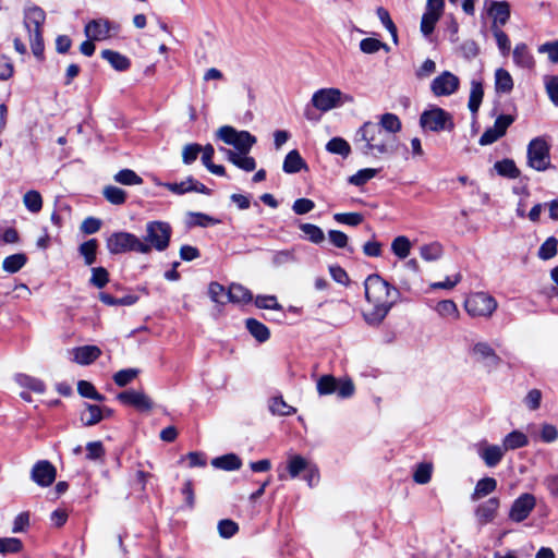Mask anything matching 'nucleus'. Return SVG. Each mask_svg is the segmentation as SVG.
Masks as SVG:
<instances>
[{"label": "nucleus", "instance_id": "obj_7", "mask_svg": "<svg viewBox=\"0 0 558 558\" xmlns=\"http://www.w3.org/2000/svg\"><path fill=\"white\" fill-rule=\"evenodd\" d=\"M527 165L536 171L551 168L550 144L543 136L533 138L527 145Z\"/></svg>", "mask_w": 558, "mask_h": 558}, {"label": "nucleus", "instance_id": "obj_37", "mask_svg": "<svg viewBox=\"0 0 558 558\" xmlns=\"http://www.w3.org/2000/svg\"><path fill=\"white\" fill-rule=\"evenodd\" d=\"M326 150L330 154L340 155L342 158H347L351 154V146L342 137H332L326 144Z\"/></svg>", "mask_w": 558, "mask_h": 558}, {"label": "nucleus", "instance_id": "obj_11", "mask_svg": "<svg viewBox=\"0 0 558 558\" xmlns=\"http://www.w3.org/2000/svg\"><path fill=\"white\" fill-rule=\"evenodd\" d=\"M459 77L449 71H444L432 81L430 90L437 97L450 96L459 89Z\"/></svg>", "mask_w": 558, "mask_h": 558}, {"label": "nucleus", "instance_id": "obj_9", "mask_svg": "<svg viewBox=\"0 0 558 558\" xmlns=\"http://www.w3.org/2000/svg\"><path fill=\"white\" fill-rule=\"evenodd\" d=\"M217 136L223 143L232 145L238 149V154H248L256 137L247 131H236L234 128L225 125L217 131Z\"/></svg>", "mask_w": 558, "mask_h": 558}, {"label": "nucleus", "instance_id": "obj_2", "mask_svg": "<svg viewBox=\"0 0 558 558\" xmlns=\"http://www.w3.org/2000/svg\"><path fill=\"white\" fill-rule=\"evenodd\" d=\"M354 142L363 155H390L397 151L396 136L387 134L376 123L367 121L355 133Z\"/></svg>", "mask_w": 558, "mask_h": 558}, {"label": "nucleus", "instance_id": "obj_44", "mask_svg": "<svg viewBox=\"0 0 558 558\" xmlns=\"http://www.w3.org/2000/svg\"><path fill=\"white\" fill-rule=\"evenodd\" d=\"M114 181L123 185H140L143 179L131 169H122L113 177Z\"/></svg>", "mask_w": 558, "mask_h": 558}, {"label": "nucleus", "instance_id": "obj_32", "mask_svg": "<svg viewBox=\"0 0 558 558\" xmlns=\"http://www.w3.org/2000/svg\"><path fill=\"white\" fill-rule=\"evenodd\" d=\"M310 463V461L300 454L289 456L287 461V472L291 478H295L308 469Z\"/></svg>", "mask_w": 558, "mask_h": 558}, {"label": "nucleus", "instance_id": "obj_19", "mask_svg": "<svg viewBox=\"0 0 558 558\" xmlns=\"http://www.w3.org/2000/svg\"><path fill=\"white\" fill-rule=\"evenodd\" d=\"M72 354L76 364L89 365L101 355V350L97 345H82L72 349Z\"/></svg>", "mask_w": 558, "mask_h": 558}, {"label": "nucleus", "instance_id": "obj_64", "mask_svg": "<svg viewBox=\"0 0 558 558\" xmlns=\"http://www.w3.org/2000/svg\"><path fill=\"white\" fill-rule=\"evenodd\" d=\"M545 87L551 102L558 106V75L546 77Z\"/></svg>", "mask_w": 558, "mask_h": 558}, {"label": "nucleus", "instance_id": "obj_22", "mask_svg": "<svg viewBox=\"0 0 558 558\" xmlns=\"http://www.w3.org/2000/svg\"><path fill=\"white\" fill-rule=\"evenodd\" d=\"M282 169L286 173H298L302 169H307L305 160L296 149L289 151L283 160Z\"/></svg>", "mask_w": 558, "mask_h": 558}, {"label": "nucleus", "instance_id": "obj_3", "mask_svg": "<svg viewBox=\"0 0 558 558\" xmlns=\"http://www.w3.org/2000/svg\"><path fill=\"white\" fill-rule=\"evenodd\" d=\"M46 20L45 11L31 5L24 10V26L28 32L29 44L34 56L41 59L44 56L43 25Z\"/></svg>", "mask_w": 558, "mask_h": 558}, {"label": "nucleus", "instance_id": "obj_25", "mask_svg": "<svg viewBox=\"0 0 558 558\" xmlns=\"http://www.w3.org/2000/svg\"><path fill=\"white\" fill-rule=\"evenodd\" d=\"M497 488V481L494 477H484L477 481L474 492L471 495L473 501H477L489 494L494 493Z\"/></svg>", "mask_w": 558, "mask_h": 558}, {"label": "nucleus", "instance_id": "obj_52", "mask_svg": "<svg viewBox=\"0 0 558 558\" xmlns=\"http://www.w3.org/2000/svg\"><path fill=\"white\" fill-rule=\"evenodd\" d=\"M109 282V272L104 267L92 268L89 283L98 289L104 288Z\"/></svg>", "mask_w": 558, "mask_h": 558}, {"label": "nucleus", "instance_id": "obj_46", "mask_svg": "<svg viewBox=\"0 0 558 558\" xmlns=\"http://www.w3.org/2000/svg\"><path fill=\"white\" fill-rule=\"evenodd\" d=\"M338 380L331 375H324L317 380V392L327 396L336 392Z\"/></svg>", "mask_w": 558, "mask_h": 558}, {"label": "nucleus", "instance_id": "obj_16", "mask_svg": "<svg viewBox=\"0 0 558 558\" xmlns=\"http://www.w3.org/2000/svg\"><path fill=\"white\" fill-rule=\"evenodd\" d=\"M117 399L124 405H130L138 411H150L153 401L143 391L125 390L117 396Z\"/></svg>", "mask_w": 558, "mask_h": 558}, {"label": "nucleus", "instance_id": "obj_35", "mask_svg": "<svg viewBox=\"0 0 558 558\" xmlns=\"http://www.w3.org/2000/svg\"><path fill=\"white\" fill-rule=\"evenodd\" d=\"M15 381L23 388H27L36 393H44L46 390V385L43 380L36 377H32L26 374H17L15 376Z\"/></svg>", "mask_w": 558, "mask_h": 558}, {"label": "nucleus", "instance_id": "obj_42", "mask_svg": "<svg viewBox=\"0 0 558 558\" xmlns=\"http://www.w3.org/2000/svg\"><path fill=\"white\" fill-rule=\"evenodd\" d=\"M25 207L33 214H37L43 208V197L38 191L31 190L23 196Z\"/></svg>", "mask_w": 558, "mask_h": 558}, {"label": "nucleus", "instance_id": "obj_17", "mask_svg": "<svg viewBox=\"0 0 558 558\" xmlns=\"http://www.w3.org/2000/svg\"><path fill=\"white\" fill-rule=\"evenodd\" d=\"M472 356L486 367H497L501 359L496 354L495 350L489 343L480 341L476 342L471 349Z\"/></svg>", "mask_w": 558, "mask_h": 558}, {"label": "nucleus", "instance_id": "obj_21", "mask_svg": "<svg viewBox=\"0 0 558 558\" xmlns=\"http://www.w3.org/2000/svg\"><path fill=\"white\" fill-rule=\"evenodd\" d=\"M226 153L227 159L232 162L235 167L251 172L256 168V161L253 157L248 156V154H238L231 149H222Z\"/></svg>", "mask_w": 558, "mask_h": 558}, {"label": "nucleus", "instance_id": "obj_63", "mask_svg": "<svg viewBox=\"0 0 558 558\" xmlns=\"http://www.w3.org/2000/svg\"><path fill=\"white\" fill-rule=\"evenodd\" d=\"M138 374V371L135 368H126L117 372L113 376V380L116 385L119 387H124L130 384Z\"/></svg>", "mask_w": 558, "mask_h": 558}, {"label": "nucleus", "instance_id": "obj_23", "mask_svg": "<svg viewBox=\"0 0 558 558\" xmlns=\"http://www.w3.org/2000/svg\"><path fill=\"white\" fill-rule=\"evenodd\" d=\"M101 58L108 61L114 70L120 72L126 71L131 66L130 59L118 51L105 49L101 51Z\"/></svg>", "mask_w": 558, "mask_h": 558}, {"label": "nucleus", "instance_id": "obj_33", "mask_svg": "<svg viewBox=\"0 0 558 558\" xmlns=\"http://www.w3.org/2000/svg\"><path fill=\"white\" fill-rule=\"evenodd\" d=\"M213 466L225 471L239 470L242 465L241 459L234 453L217 457L211 461Z\"/></svg>", "mask_w": 558, "mask_h": 558}, {"label": "nucleus", "instance_id": "obj_30", "mask_svg": "<svg viewBox=\"0 0 558 558\" xmlns=\"http://www.w3.org/2000/svg\"><path fill=\"white\" fill-rule=\"evenodd\" d=\"M253 299V295L248 289L245 287L239 284V283H232L229 287L228 293H227V300L228 302L232 303H248Z\"/></svg>", "mask_w": 558, "mask_h": 558}, {"label": "nucleus", "instance_id": "obj_51", "mask_svg": "<svg viewBox=\"0 0 558 558\" xmlns=\"http://www.w3.org/2000/svg\"><path fill=\"white\" fill-rule=\"evenodd\" d=\"M378 170L373 168H365L359 170L355 174L349 178V182L355 186H362L367 181L373 179L377 174Z\"/></svg>", "mask_w": 558, "mask_h": 558}, {"label": "nucleus", "instance_id": "obj_34", "mask_svg": "<svg viewBox=\"0 0 558 558\" xmlns=\"http://www.w3.org/2000/svg\"><path fill=\"white\" fill-rule=\"evenodd\" d=\"M495 88L497 93L508 94L513 88V80L510 73L500 68L495 72Z\"/></svg>", "mask_w": 558, "mask_h": 558}, {"label": "nucleus", "instance_id": "obj_8", "mask_svg": "<svg viewBox=\"0 0 558 558\" xmlns=\"http://www.w3.org/2000/svg\"><path fill=\"white\" fill-rule=\"evenodd\" d=\"M351 95L343 94L339 88H322L312 96V105L317 110L326 112L333 108L340 107L345 102H353Z\"/></svg>", "mask_w": 558, "mask_h": 558}, {"label": "nucleus", "instance_id": "obj_48", "mask_svg": "<svg viewBox=\"0 0 558 558\" xmlns=\"http://www.w3.org/2000/svg\"><path fill=\"white\" fill-rule=\"evenodd\" d=\"M300 230L306 235V238L311 242L315 244H320L325 240V234L323 230L316 225L301 223Z\"/></svg>", "mask_w": 558, "mask_h": 558}, {"label": "nucleus", "instance_id": "obj_43", "mask_svg": "<svg viewBox=\"0 0 558 558\" xmlns=\"http://www.w3.org/2000/svg\"><path fill=\"white\" fill-rule=\"evenodd\" d=\"M102 195L109 203L113 205H122L126 201L125 191L114 185L105 186Z\"/></svg>", "mask_w": 558, "mask_h": 558}, {"label": "nucleus", "instance_id": "obj_49", "mask_svg": "<svg viewBox=\"0 0 558 558\" xmlns=\"http://www.w3.org/2000/svg\"><path fill=\"white\" fill-rule=\"evenodd\" d=\"M360 49L362 52L367 54L376 53L380 49H385L386 51L389 50L388 46L385 43L372 37L362 39L360 41Z\"/></svg>", "mask_w": 558, "mask_h": 558}, {"label": "nucleus", "instance_id": "obj_39", "mask_svg": "<svg viewBox=\"0 0 558 558\" xmlns=\"http://www.w3.org/2000/svg\"><path fill=\"white\" fill-rule=\"evenodd\" d=\"M392 253L400 259H404L409 256L411 251V242L404 235H399L391 242Z\"/></svg>", "mask_w": 558, "mask_h": 558}, {"label": "nucleus", "instance_id": "obj_54", "mask_svg": "<svg viewBox=\"0 0 558 558\" xmlns=\"http://www.w3.org/2000/svg\"><path fill=\"white\" fill-rule=\"evenodd\" d=\"M490 29L496 39L497 46L500 52L506 56L510 51V39L508 35L501 29V27L490 26Z\"/></svg>", "mask_w": 558, "mask_h": 558}, {"label": "nucleus", "instance_id": "obj_45", "mask_svg": "<svg viewBox=\"0 0 558 558\" xmlns=\"http://www.w3.org/2000/svg\"><path fill=\"white\" fill-rule=\"evenodd\" d=\"M558 240L555 236H549L539 246L537 256L543 260H548L557 255Z\"/></svg>", "mask_w": 558, "mask_h": 558}, {"label": "nucleus", "instance_id": "obj_29", "mask_svg": "<svg viewBox=\"0 0 558 558\" xmlns=\"http://www.w3.org/2000/svg\"><path fill=\"white\" fill-rule=\"evenodd\" d=\"M484 97L483 84L480 81L473 80L471 82V90L468 107L473 116L478 112L480 106Z\"/></svg>", "mask_w": 558, "mask_h": 558}, {"label": "nucleus", "instance_id": "obj_28", "mask_svg": "<svg viewBox=\"0 0 558 558\" xmlns=\"http://www.w3.org/2000/svg\"><path fill=\"white\" fill-rule=\"evenodd\" d=\"M378 126L384 130V132H387V134L396 136L398 132L401 131L402 124L399 119V117L395 113H384L379 117L378 123H376Z\"/></svg>", "mask_w": 558, "mask_h": 558}, {"label": "nucleus", "instance_id": "obj_1", "mask_svg": "<svg viewBox=\"0 0 558 558\" xmlns=\"http://www.w3.org/2000/svg\"><path fill=\"white\" fill-rule=\"evenodd\" d=\"M365 298L372 308L364 313L369 325H379L398 300L399 291L379 275H369L365 282Z\"/></svg>", "mask_w": 558, "mask_h": 558}, {"label": "nucleus", "instance_id": "obj_24", "mask_svg": "<svg viewBox=\"0 0 558 558\" xmlns=\"http://www.w3.org/2000/svg\"><path fill=\"white\" fill-rule=\"evenodd\" d=\"M513 62L523 69H532L535 64L534 58L527 46L523 43L518 44L513 49Z\"/></svg>", "mask_w": 558, "mask_h": 558}, {"label": "nucleus", "instance_id": "obj_12", "mask_svg": "<svg viewBox=\"0 0 558 558\" xmlns=\"http://www.w3.org/2000/svg\"><path fill=\"white\" fill-rule=\"evenodd\" d=\"M535 505L536 499L532 494H522L513 501L509 518L514 522H522L530 515Z\"/></svg>", "mask_w": 558, "mask_h": 558}, {"label": "nucleus", "instance_id": "obj_15", "mask_svg": "<svg viewBox=\"0 0 558 558\" xmlns=\"http://www.w3.org/2000/svg\"><path fill=\"white\" fill-rule=\"evenodd\" d=\"M487 14L493 19L492 26L502 27L510 19V4L507 1L485 0Z\"/></svg>", "mask_w": 558, "mask_h": 558}, {"label": "nucleus", "instance_id": "obj_59", "mask_svg": "<svg viewBox=\"0 0 558 558\" xmlns=\"http://www.w3.org/2000/svg\"><path fill=\"white\" fill-rule=\"evenodd\" d=\"M239 531V525L230 519L220 520L218 523L219 535L223 538H230Z\"/></svg>", "mask_w": 558, "mask_h": 558}, {"label": "nucleus", "instance_id": "obj_31", "mask_svg": "<svg viewBox=\"0 0 558 558\" xmlns=\"http://www.w3.org/2000/svg\"><path fill=\"white\" fill-rule=\"evenodd\" d=\"M245 326L248 332L258 341L265 342L270 337V331L266 325L258 322L255 318H247L245 320Z\"/></svg>", "mask_w": 558, "mask_h": 558}, {"label": "nucleus", "instance_id": "obj_55", "mask_svg": "<svg viewBox=\"0 0 558 558\" xmlns=\"http://www.w3.org/2000/svg\"><path fill=\"white\" fill-rule=\"evenodd\" d=\"M193 177L186 178L182 182H167L163 186L177 195H183L185 193L192 192Z\"/></svg>", "mask_w": 558, "mask_h": 558}, {"label": "nucleus", "instance_id": "obj_58", "mask_svg": "<svg viewBox=\"0 0 558 558\" xmlns=\"http://www.w3.org/2000/svg\"><path fill=\"white\" fill-rule=\"evenodd\" d=\"M333 219L343 225L359 226L363 221V215L360 213H338L333 215Z\"/></svg>", "mask_w": 558, "mask_h": 558}, {"label": "nucleus", "instance_id": "obj_20", "mask_svg": "<svg viewBox=\"0 0 558 558\" xmlns=\"http://www.w3.org/2000/svg\"><path fill=\"white\" fill-rule=\"evenodd\" d=\"M499 505V499L497 497H492L478 505L475 510L477 520L483 524L492 522L497 514Z\"/></svg>", "mask_w": 558, "mask_h": 558}, {"label": "nucleus", "instance_id": "obj_41", "mask_svg": "<svg viewBox=\"0 0 558 558\" xmlns=\"http://www.w3.org/2000/svg\"><path fill=\"white\" fill-rule=\"evenodd\" d=\"M97 248L98 242L96 239H90L80 245L78 252L84 257L86 265L89 266L96 262Z\"/></svg>", "mask_w": 558, "mask_h": 558}, {"label": "nucleus", "instance_id": "obj_57", "mask_svg": "<svg viewBox=\"0 0 558 558\" xmlns=\"http://www.w3.org/2000/svg\"><path fill=\"white\" fill-rule=\"evenodd\" d=\"M225 287L218 282H211L208 288V294L213 302L225 304L228 302Z\"/></svg>", "mask_w": 558, "mask_h": 558}, {"label": "nucleus", "instance_id": "obj_40", "mask_svg": "<svg viewBox=\"0 0 558 558\" xmlns=\"http://www.w3.org/2000/svg\"><path fill=\"white\" fill-rule=\"evenodd\" d=\"M26 262H27V257L24 254H22V253L13 254V255H10L4 258V260L2 263V268L7 272L15 274L21 268L24 267Z\"/></svg>", "mask_w": 558, "mask_h": 558}, {"label": "nucleus", "instance_id": "obj_61", "mask_svg": "<svg viewBox=\"0 0 558 558\" xmlns=\"http://www.w3.org/2000/svg\"><path fill=\"white\" fill-rule=\"evenodd\" d=\"M439 15L432 12H425L421 21V32L424 36H428L434 32L435 25L439 20Z\"/></svg>", "mask_w": 558, "mask_h": 558}, {"label": "nucleus", "instance_id": "obj_27", "mask_svg": "<svg viewBox=\"0 0 558 558\" xmlns=\"http://www.w3.org/2000/svg\"><path fill=\"white\" fill-rule=\"evenodd\" d=\"M529 445L527 436L520 430H512L508 435L505 436L502 440V447L505 451L515 450L519 448H523Z\"/></svg>", "mask_w": 558, "mask_h": 558}, {"label": "nucleus", "instance_id": "obj_14", "mask_svg": "<svg viewBox=\"0 0 558 558\" xmlns=\"http://www.w3.org/2000/svg\"><path fill=\"white\" fill-rule=\"evenodd\" d=\"M57 475L56 468L47 460H40L34 464L31 472L32 480L39 486H50Z\"/></svg>", "mask_w": 558, "mask_h": 558}, {"label": "nucleus", "instance_id": "obj_4", "mask_svg": "<svg viewBox=\"0 0 558 558\" xmlns=\"http://www.w3.org/2000/svg\"><path fill=\"white\" fill-rule=\"evenodd\" d=\"M107 248L111 254L137 252L148 254V247L144 242L130 232H114L107 239Z\"/></svg>", "mask_w": 558, "mask_h": 558}, {"label": "nucleus", "instance_id": "obj_62", "mask_svg": "<svg viewBox=\"0 0 558 558\" xmlns=\"http://www.w3.org/2000/svg\"><path fill=\"white\" fill-rule=\"evenodd\" d=\"M201 151H202V145H199V144L192 143V144L185 145L182 149L183 162L185 165L193 163L197 159Z\"/></svg>", "mask_w": 558, "mask_h": 558}, {"label": "nucleus", "instance_id": "obj_13", "mask_svg": "<svg viewBox=\"0 0 558 558\" xmlns=\"http://www.w3.org/2000/svg\"><path fill=\"white\" fill-rule=\"evenodd\" d=\"M475 449L480 458L488 468H495L499 464L506 452L502 446L490 445L486 440H482L476 444Z\"/></svg>", "mask_w": 558, "mask_h": 558}, {"label": "nucleus", "instance_id": "obj_53", "mask_svg": "<svg viewBox=\"0 0 558 558\" xmlns=\"http://www.w3.org/2000/svg\"><path fill=\"white\" fill-rule=\"evenodd\" d=\"M270 411L277 415H291L295 413V409L289 405L282 397H276L271 400L269 405Z\"/></svg>", "mask_w": 558, "mask_h": 558}, {"label": "nucleus", "instance_id": "obj_50", "mask_svg": "<svg viewBox=\"0 0 558 558\" xmlns=\"http://www.w3.org/2000/svg\"><path fill=\"white\" fill-rule=\"evenodd\" d=\"M77 391L84 398L93 399V400H96V401H104L105 400V396L100 395L96 390L94 385L90 384L89 381H86V380H80L77 383Z\"/></svg>", "mask_w": 558, "mask_h": 558}, {"label": "nucleus", "instance_id": "obj_5", "mask_svg": "<svg viewBox=\"0 0 558 558\" xmlns=\"http://www.w3.org/2000/svg\"><path fill=\"white\" fill-rule=\"evenodd\" d=\"M171 234L172 228L168 222L159 220L147 222L146 235L143 242L148 247V254L153 248L158 252L167 250L170 243Z\"/></svg>", "mask_w": 558, "mask_h": 558}, {"label": "nucleus", "instance_id": "obj_60", "mask_svg": "<svg viewBox=\"0 0 558 558\" xmlns=\"http://www.w3.org/2000/svg\"><path fill=\"white\" fill-rule=\"evenodd\" d=\"M436 312L442 317H457L459 314L458 307L452 300L438 302Z\"/></svg>", "mask_w": 558, "mask_h": 558}, {"label": "nucleus", "instance_id": "obj_18", "mask_svg": "<svg viewBox=\"0 0 558 558\" xmlns=\"http://www.w3.org/2000/svg\"><path fill=\"white\" fill-rule=\"evenodd\" d=\"M111 28L108 20H93L85 26V35L92 40H105L110 36Z\"/></svg>", "mask_w": 558, "mask_h": 558}, {"label": "nucleus", "instance_id": "obj_26", "mask_svg": "<svg viewBox=\"0 0 558 558\" xmlns=\"http://www.w3.org/2000/svg\"><path fill=\"white\" fill-rule=\"evenodd\" d=\"M80 420L84 426H93L102 420V408L96 404H85V410L81 412Z\"/></svg>", "mask_w": 558, "mask_h": 558}, {"label": "nucleus", "instance_id": "obj_36", "mask_svg": "<svg viewBox=\"0 0 558 558\" xmlns=\"http://www.w3.org/2000/svg\"><path fill=\"white\" fill-rule=\"evenodd\" d=\"M495 170L501 177L509 179H517L520 177V170L515 166V162L512 159H502L500 161L495 162Z\"/></svg>", "mask_w": 558, "mask_h": 558}, {"label": "nucleus", "instance_id": "obj_56", "mask_svg": "<svg viewBox=\"0 0 558 558\" xmlns=\"http://www.w3.org/2000/svg\"><path fill=\"white\" fill-rule=\"evenodd\" d=\"M432 472L430 463H420L413 473V480L417 484H427L430 481Z\"/></svg>", "mask_w": 558, "mask_h": 558}, {"label": "nucleus", "instance_id": "obj_38", "mask_svg": "<svg viewBox=\"0 0 558 558\" xmlns=\"http://www.w3.org/2000/svg\"><path fill=\"white\" fill-rule=\"evenodd\" d=\"M187 225L189 227H203L206 228L208 226H214L219 223L220 221L207 214L203 213H189L187 214Z\"/></svg>", "mask_w": 558, "mask_h": 558}, {"label": "nucleus", "instance_id": "obj_10", "mask_svg": "<svg viewBox=\"0 0 558 558\" xmlns=\"http://www.w3.org/2000/svg\"><path fill=\"white\" fill-rule=\"evenodd\" d=\"M464 307L473 317H489L497 308V301L486 292H475L466 298Z\"/></svg>", "mask_w": 558, "mask_h": 558}, {"label": "nucleus", "instance_id": "obj_6", "mask_svg": "<svg viewBox=\"0 0 558 558\" xmlns=\"http://www.w3.org/2000/svg\"><path fill=\"white\" fill-rule=\"evenodd\" d=\"M420 125L425 131L442 132L452 131L454 122L452 116L440 107H432L422 112Z\"/></svg>", "mask_w": 558, "mask_h": 558}, {"label": "nucleus", "instance_id": "obj_47", "mask_svg": "<svg viewBox=\"0 0 558 558\" xmlns=\"http://www.w3.org/2000/svg\"><path fill=\"white\" fill-rule=\"evenodd\" d=\"M421 257L427 262H434L441 257L442 246L438 242L425 244L420 250Z\"/></svg>", "mask_w": 558, "mask_h": 558}]
</instances>
